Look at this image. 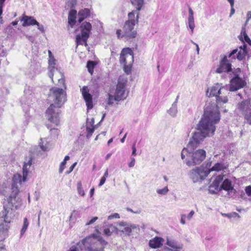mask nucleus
Segmentation results:
<instances>
[{
	"label": "nucleus",
	"mask_w": 251,
	"mask_h": 251,
	"mask_svg": "<svg viewBox=\"0 0 251 251\" xmlns=\"http://www.w3.org/2000/svg\"><path fill=\"white\" fill-rule=\"evenodd\" d=\"M220 121L219 107L215 103H210L205 108L204 113L197 125L196 131L190 139V146L200 145L204 139L213 135L215 124Z\"/></svg>",
	"instance_id": "obj_1"
},
{
	"label": "nucleus",
	"mask_w": 251,
	"mask_h": 251,
	"mask_svg": "<svg viewBox=\"0 0 251 251\" xmlns=\"http://www.w3.org/2000/svg\"><path fill=\"white\" fill-rule=\"evenodd\" d=\"M51 97L54 103L51 104L46 111V115L49 121L58 126L59 124V109L67 100L66 93L62 88L52 87L50 89Z\"/></svg>",
	"instance_id": "obj_2"
},
{
	"label": "nucleus",
	"mask_w": 251,
	"mask_h": 251,
	"mask_svg": "<svg viewBox=\"0 0 251 251\" xmlns=\"http://www.w3.org/2000/svg\"><path fill=\"white\" fill-rule=\"evenodd\" d=\"M219 171V162L212 165V162L208 161L205 162L200 167H197L191 170L188 173V176L194 183H196L204 180L210 172Z\"/></svg>",
	"instance_id": "obj_3"
},
{
	"label": "nucleus",
	"mask_w": 251,
	"mask_h": 251,
	"mask_svg": "<svg viewBox=\"0 0 251 251\" xmlns=\"http://www.w3.org/2000/svg\"><path fill=\"white\" fill-rule=\"evenodd\" d=\"M86 251H102L107 242L100 236L93 234L78 242Z\"/></svg>",
	"instance_id": "obj_4"
},
{
	"label": "nucleus",
	"mask_w": 251,
	"mask_h": 251,
	"mask_svg": "<svg viewBox=\"0 0 251 251\" xmlns=\"http://www.w3.org/2000/svg\"><path fill=\"white\" fill-rule=\"evenodd\" d=\"M81 34L76 36V43L77 45H84L87 46V41L90 37V34L92 29L91 24L87 22L82 23L80 26Z\"/></svg>",
	"instance_id": "obj_5"
},
{
	"label": "nucleus",
	"mask_w": 251,
	"mask_h": 251,
	"mask_svg": "<svg viewBox=\"0 0 251 251\" xmlns=\"http://www.w3.org/2000/svg\"><path fill=\"white\" fill-rule=\"evenodd\" d=\"M238 49H234L222 58L221 60V74L226 72L227 74L231 75V73L232 72L231 62L237 59L236 53Z\"/></svg>",
	"instance_id": "obj_6"
},
{
	"label": "nucleus",
	"mask_w": 251,
	"mask_h": 251,
	"mask_svg": "<svg viewBox=\"0 0 251 251\" xmlns=\"http://www.w3.org/2000/svg\"><path fill=\"white\" fill-rule=\"evenodd\" d=\"M139 13H137L136 21H127L125 22L123 29L124 33L122 37H124L125 41H131V40L135 38L137 35V32L133 30L136 23L138 22Z\"/></svg>",
	"instance_id": "obj_7"
},
{
	"label": "nucleus",
	"mask_w": 251,
	"mask_h": 251,
	"mask_svg": "<svg viewBox=\"0 0 251 251\" xmlns=\"http://www.w3.org/2000/svg\"><path fill=\"white\" fill-rule=\"evenodd\" d=\"M206 157V151L203 149L192 150L191 152L190 159H187L184 162L189 167L200 164Z\"/></svg>",
	"instance_id": "obj_8"
},
{
	"label": "nucleus",
	"mask_w": 251,
	"mask_h": 251,
	"mask_svg": "<svg viewBox=\"0 0 251 251\" xmlns=\"http://www.w3.org/2000/svg\"><path fill=\"white\" fill-rule=\"evenodd\" d=\"M241 71L239 68L232 70L231 75L228 74L233 78L230 80L231 85L230 87V91H235L243 88L246 84V82L241 78L239 77V74Z\"/></svg>",
	"instance_id": "obj_9"
},
{
	"label": "nucleus",
	"mask_w": 251,
	"mask_h": 251,
	"mask_svg": "<svg viewBox=\"0 0 251 251\" xmlns=\"http://www.w3.org/2000/svg\"><path fill=\"white\" fill-rule=\"evenodd\" d=\"M126 78L121 76L118 78L114 95L120 101L126 99L128 93L126 92Z\"/></svg>",
	"instance_id": "obj_10"
},
{
	"label": "nucleus",
	"mask_w": 251,
	"mask_h": 251,
	"mask_svg": "<svg viewBox=\"0 0 251 251\" xmlns=\"http://www.w3.org/2000/svg\"><path fill=\"white\" fill-rule=\"evenodd\" d=\"M19 193H14L11 191V193L8 198L7 207L12 209H17L22 205V200L18 197Z\"/></svg>",
	"instance_id": "obj_11"
},
{
	"label": "nucleus",
	"mask_w": 251,
	"mask_h": 251,
	"mask_svg": "<svg viewBox=\"0 0 251 251\" xmlns=\"http://www.w3.org/2000/svg\"><path fill=\"white\" fill-rule=\"evenodd\" d=\"M83 98L86 102L88 109H91L93 107L92 95L89 93V89L86 86H84L80 89Z\"/></svg>",
	"instance_id": "obj_12"
},
{
	"label": "nucleus",
	"mask_w": 251,
	"mask_h": 251,
	"mask_svg": "<svg viewBox=\"0 0 251 251\" xmlns=\"http://www.w3.org/2000/svg\"><path fill=\"white\" fill-rule=\"evenodd\" d=\"M220 175L213 176L210 180L209 192L210 193L216 194L220 191Z\"/></svg>",
	"instance_id": "obj_13"
},
{
	"label": "nucleus",
	"mask_w": 251,
	"mask_h": 251,
	"mask_svg": "<svg viewBox=\"0 0 251 251\" xmlns=\"http://www.w3.org/2000/svg\"><path fill=\"white\" fill-rule=\"evenodd\" d=\"M23 176L19 174H15L12 177V181L11 184V191L14 193H19V186L22 184Z\"/></svg>",
	"instance_id": "obj_14"
},
{
	"label": "nucleus",
	"mask_w": 251,
	"mask_h": 251,
	"mask_svg": "<svg viewBox=\"0 0 251 251\" xmlns=\"http://www.w3.org/2000/svg\"><path fill=\"white\" fill-rule=\"evenodd\" d=\"M133 53L130 49L127 48L123 49L120 57V62H125L126 60H130L131 62H133Z\"/></svg>",
	"instance_id": "obj_15"
},
{
	"label": "nucleus",
	"mask_w": 251,
	"mask_h": 251,
	"mask_svg": "<svg viewBox=\"0 0 251 251\" xmlns=\"http://www.w3.org/2000/svg\"><path fill=\"white\" fill-rule=\"evenodd\" d=\"M208 90L206 92V95L208 97H215L216 99V102L215 104L218 106L219 101L220 100V85L218 83L215 84V85L211 87L210 91L209 93ZM212 103H215L213 102Z\"/></svg>",
	"instance_id": "obj_16"
},
{
	"label": "nucleus",
	"mask_w": 251,
	"mask_h": 251,
	"mask_svg": "<svg viewBox=\"0 0 251 251\" xmlns=\"http://www.w3.org/2000/svg\"><path fill=\"white\" fill-rule=\"evenodd\" d=\"M3 208L4 210L2 211V215L1 216L4 218L5 223L9 224L15 216L13 212L14 209H12L9 207H6L5 206H3Z\"/></svg>",
	"instance_id": "obj_17"
},
{
	"label": "nucleus",
	"mask_w": 251,
	"mask_h": 251,
	"mask_svg": "<svg viewBox=\"0 0 251 251\" xmlns=\"http://www.w3.org/2000/svg\"><path fill=\"white\" fill-rule=\"evenodd\" d=\"M223 189L227 192L228 195L232 196L235 193V190L233 189L231 182L228 179H226L221 185V190Z\"/></svg>",
	"instance_id": "obj_18"
},
{
	"label": "nucleus",
	"mask_w": 251,
	"mask_h": 251,
	"mask_svg": "<svg viewBox=\"0 0 251 251\" xmlns=\"http://www.w3.org/2000/svg\"><path fill=\"white\" fill-rule=\"evenodd\" d=\"M238 109L241 111L243 114L247 113V111H250L251 110V104L250 102V100L248 99L244 101L239 103L238 104Z\"/></svg>",
	"instance_id": "obj_19"
},
{
	"label": "nucleus",
	"mask_w": 251,
	"mask_h": 251,
	"mask_svg": "<svg viewBox=\"0 0 251 251\" xmlns=\"http://www.w3.org/2000/svg\"><path fill=\"white\" fill-rule=\"evenodd\" d=\"M247 45L244 43L243 46H241L238 49V51L236 53L238 60L242 61L245 58L247 54Z\"/></svg>",
	"instance_id": "obj_20"
},
{
	"label": "nucleus",
	"mask_w": 251,
	"mask_h": 251,
	"mask_svg": "<svg viewBox=\"0 0 251 251\" xmlns=\"http://www.w3.org/2000/svg\"><path fill=\"white\" fill-rule=\"evenodd\" d=\"M164 239L160 237H155L149 241V246L153 249H157L160 248L162 245Z\"/></svg>",
	"instance_id": "obj_21"
},
{
	"label": "nucleus",
	"mask_w": 251,
	"mask_h": 251,
	"mask_svg": "<svg viewBox=\"0 0 251 251\" xmlns=\"http://www.w3.org/2000/svg\"><path fill=\"white\" fill-rule=\"evenodd\" d=\"M190 140L189 141V142L188 143L187 147L186 148H184L181 151V157L182 159H183V160L184 159L185 155H186L187 156L188 154H189V156L190 157L191 151H192V150H194V149H195V148H196L198 145H199V144H194L191 146H190Z\"/></svg>",
	"instance_id": "obj_22"
},
{
	"label": "nucleus",
	"mask_w": 251,
	"mask_h": 251,
	"mask_svg": "<svg viewBox=\"0 0 251 251\" xmlns=\"http://www.w3.org/2000/svg\"><path fill=\"white\" fill-rule=\"evenodd\" d=\"M32 157L31 156H30L28 160H27V162H25L24 163V165L23 168V180L24 181H25L26 180V177L28 173V170L32 164Z\"/></svg>",
	"instance_id": "obj_23"
},
{
	"label": "nucleus",
	"mask_w": 251,
	"mask_h": 251,
	"mask_svg": "<svg viewBox=\"0 0 251 251\" xmlns=\"http://www.w3.org/2000/svg\"><path fill=\"white\" fill-rule=\"evenodd\" d=\"M21 20L24 22L23 26L25 27L30 25H38V22L33 17L30 16H24L22 17Z\"/></svg>",
	"instance_id": "obj_24"
},
{
	"label": "nucleus",
	"mask_w": 251,
	"mask_h": 251,
	"mask_svg": "<svg viewBox=\"0 0 251 251\" xmlns=\"http://www.w3.org/2000/svg\"><path fill=\"white\" fill-rule=\"evenodd\" d=\"M189 15L188 18V26L191 29V34L193 33L194 29L195 27L194 23V13L191 7H189Z\"/></svg>",
	"instance_id": "obj_25"
},
{
	"label": "nucleus",
	"mask_w": 251,
	"mask_h": 251,
	"mask_svg": "<svg viewBox=\"0 0 251 251\" xmlns=\"http://www.w3.org/2000/svg\"><path fill=\"white\" fill-rule=\"evenodd\" d=\"M103 233L106 236H110L114 232H117V228L114 225L110 224L103 227Z\"/></svg>",
	"instance_id": "obj_26"
},
{
	"label": "nucleus",
	"mask_w": 251,
	"mask_h": 251,
	"mask_svg": "<svg viewBox=\"0 0 251 251\" xmlns=\"http://www.w3.org/2000/svg\"><path fill=\"white\" fill-rule=\"evenodd\" d=\"M9 226L6 224L0 225V240L2 241L7 236Z\"/></svg>",
	"instance_id": "obj_27"
},
{
	"label": "nucleus",
	"mask_w": 251,
	"mask_h": 251,
	"mask_svg": "<svg viewBox=\"0 0 251 251\" xmlns=\"http://www.w3.org/2000/svg\"><path fill=\"white\" fill-rule=\"evenodd\" d=\"M134 230H135L136 231H137V230H139V226L134 224H130L128 225L126 227H125V228L122 230L121 231L125 233L128 235H129L132 231Z\"/></svg>",
	"instance_id": "obj_28"
},
{
	"label": "nucleus",
	"mask_w": 251,
	"mask_h": 251,
	"mask_svg": "<svg viewBox=\"0 0 251 251\" xmlns=\"http://www.w3.org/2000/svg\"><path fill=\"white\" fill-rule=\"evenodd\" d=\"M166 244L174 249H181L182 248V245L178 244L176 241L170 239L169 237L167 238Z\"/></svg>",
	"instance_id": "obj_29"
},
{
	"label": "nucleus",
	"mask_w": 251,
	"mask_h": 251,
	"mask_svg": "<svg viewBox=\"0 0 251 251\" xmlns=\"http://www.w3.org/2000/svg\"><path fill=\"white\" fill-rule=\"evenodd\" d=\"M133 62L130 60H126L125 62H120L122 65H124V70L125 73L129 75L131 73V68Z\"/></svg>",
	"instance_id": "obj_30"
},
{
	"label": "nucleus",
	"mask_w": 251,
	"mask_h": 251,
	"mask_svg": "<svg viewBox=\"0 0 251 251\" xmlns=\"http://www.w3.org/2000/svg\"><path fill=\"white\" fill-rule=\"evenodd\" d=\"M132 4L136 8L137 13L141 9L144 0H130Z\"/></svg>",
	"instance_id": "obj_31"
},
{
	"label": "nucleus",
	"mask_w": 251,
	"mask_h": 251,
	"mask_svg": "<svg viewBox=\"0 0 251 251\" xmlns=\"http://www.w3.org/2000/svg\"><path fill=\"white\" fill-rule=\"evenodd\" d=\"M228 164L227 162L225 163L222 164L221 163V172L222 171L223 172H221V181L223 179L221 176L222 175L223 176H226V175L228 174L229 170H228Z\"/></svg>",
	"instance_id": "obj_32"
},
{
	"label": "nucleus",
	"mask_w": 251,
	"mask_h": 251,
	"mask_svg": "<svg viewBox=\"0 0 251 251\" xmlns=\"http://www.w3.org/2000/svg\"><path fill=\"white\" fill-rule=\"evenodd\" d=\"M177 107L175 104H172L171 108L167 110V113L172 117H176L177 113Z\"/></svg>",
	"instance_id": "obj_33"
},
{
	"label": "nucleus",
	"mask_w": 251,
	"mask_h": 251,
	"mask_svg": "<svg viewBox=\"0 0 251 251\" xmlns=\"http://www.w3.org/2000/svg\"><path fill=\"white\" fill-rule=\"evenodd\" d=\"M29 226V222L26 218L24 219V222L22 228L20 231V236H22L25 232Z\"/></svg>",
	"instance_id": "obj_34"
},
{
	"label": "nucleus",
	"mask_w": 251,
	"mask_h": 251,
	"mask_svg": "<svg viewBox=\"0 0 251 251\" xmlns=\"http://www.w3.org/2000/svg\"><path fill=\"white\" fill-rule=\"evenodd\" d=\"M90 11L88 8H84L79 11L78 16H81L83 18H86L89 16Z\"/></svg>",
	"instance_id": "obj_35"
},
{
	"label": "nucleus",
	"mask_w": 251,
	"mask_h": 251,
	"mask_svg": "<svg viewBox=\"0 0 251 251\" xmlns=\"http://www.w3.org/2000/svg\"><path fill=\"white\" fill-rule=\"evenodd\" d=\"M96 64L95 61L89 60L87 63V68L88 72L91 74L94 71V68Z\"/></svg>",
	"instance_id": "obj_36"
},
{
	"label": "nucleus",
	"mask_w": 251,
	"mask_h": 251,
	"mask_svg": "<svg viewBox=\"0 0 251 251\" xmlns=\"http://www.w3.org/2000/svg\"><path fill=\"white\" fill-rule=\"evenodd\" d=\"M94 130H95V128H94V126H89L88 125V123H86V131L87 132V135H86L87 138L89 139L91 137Z\"/></svg>",
	"instance_id": "obj_37"
},
{
	"label": "nucleus",
	"mask_w": 251,
	"mask_h": 251,
	"mask_svg": "<svg viewBox=\"0 0 251 251\" xmlns=\"http://www.w3.org/2000/svg\"><path fill=\"white\" fill-rule=\"evenodd\" d=\"M114 101H120L119 100L117 99V97L115 95L108 94V98L107 100V104L108 105H112L114 103Z\"/></svg>",
	"instance_id": "obj_38"
},
{
	"label": "nucleus",
	"mask_w": 251,
	"mask_h": 251,
	"mask_svg": "<svg viewBox=\"0 0 251 251\" xmlns=\"http://www.w3.org/2000/svg\"><path fill=\"white\" fill-rule=\"evenodd\" d=\"M84 248L81 246L78 243L75 245L72 246L68 251H82Z\"/></svg>",
	"instance_id": "obj_39"
},
{
	"label": "nucleus",
	"mask_w": 251,
	"mask_h": 251,
	"mask_svg": "<svg viewBox=\"0 0 251 251\" xmlns=\"http://www.w3.org/2000/svg\"><path fill=\"white\" fill-rule=\"evenodd\" d=\"M241 33L242 34H243L244 38V41L248 43L250 45H251V40L249 37V36H248L247 34L246 33V31H245V28H242V29L241 30Z\"/></svg>",
	"instance_id": "obj_40"
},
{
	"label": "nucleus",
	"mask_w": 251,
	"mask_h": 251,
	"mask_svg": "<svg viewBox=\"0 0 251 251\" xmlns=\"http://www.w3.org/2000/svg\"><path fill=\"white\" fill-rule=\"evenodd\" d=\"M77 190L78 193L81 195V196H84L85 195L84 191L82 187V184L80 181L78 182L77 183Z\"/></svg>",
	"instance_id": "obj_41"
},
{
	"label": "nucleus",
	"mask_w": 251,
	"mask_h": 251,
	"mask_svg": "<svg viewBox=\"0 0 251 251\" xmlns=\"http://www.w3.org/2000/svg\"><path fill=\"white\" fill-rule=\"evenodd\" d=\"M57 73L60 75L61 78H59L58 79V84L59 85L63 84V86L64 87V89H66V87L65 84V79H64V75L63 74H62L60 72H57Z\"/></svg>",
	"instance_id": "obj_42"
},
{
	"label": "nucleus",
	"mask_w": 251,
	"mask_h": 251,
	"mask_svg": "<svg viewBox=\"0 0 251 251\" xmlns=\"http://www.w3.org/2000/svg\"><path fill=\"white\" fill-rule=\"evenodd\" d=\"M168 191L169 189L167 186H166L162 189H157L156 190L157 193L161 195H165L167 194Z\"/></svg>",
	"instance_id": "obj_43"
},
{
	"label": "nucleus",
	"mask_w": 251,
	"mask_h": 251,
	"mask_svg": "<svg viewBox=\"0 0 251 251\" xmlns=\"http://www.w3.org/2000/svg\"><path fill=\"white\" fill-rule=\"evenodd\" d=\"M75 17L68 16V24L71 27H73L76 23Z\"/></svg>",
	"instance_id": "obj_44"
},
{
	"label": "nucleus",
	"mask_w": 251,
	"mask_h": 251,
	"mask_svg": "<svg viewBox=\"0 0 251 251\" xmlns=\"http://www.w3.org/2000/svg\"><path fill=\"white\" fill-rule=\"evenodd\" d=\"M223 215H225L226 216H227V217H228L229 218H231L232 217H233V218H240V215L234 212H232V213H229V214H222Z\"/></svg>",
	"instance_id": "obj_45"
},
{
	"label": "nucleus",
	"mask_w": 251,
	"mask_h": 251,
	"mask_svg": "<svg viewBox=\"0 0 251 251\" xmlns=\"http://www.w3.org/2000/svg\"><path fill=\"white\" fill-rule=\"evenodd\" d=\"M245 118L247 120V122L251 125V110L250 111H247V113L244 114Z\"/></svg>",
	"instance_id": "obj_46"
},
{
	"label": "nucleus",
	"mask_w": 251,
	"mask_h": 251,
	"mask_svg": "<svg viewBox=\"0 0 251 251\" xmlns=\"http://www.w3.org/2000/svg\"><path fill=\"white\" fill-rule=\"evenodd\" d=\"M50 134L52 136H53L54 137H57L59 131L58 128H51L50 129Z\"/></svg>",
	"instance_id": "obj_47"
},
{
	"label": "nucleus",
	"mask_w": 251,
	"mask_h": 251,
	"mask_svg": "<svg viewBox=\"0 0 251 251\" xmlns=\"http://www.w3.org/2000/svg\"><path fill=\"white\" fill-rule=\"evenodd\" d=\"M120 218V215L118 213H115L114 214H112L110 215H109L108 217H107V219L108 220H110L111 219H119Z\"/></svg>",
	"instance_id": "obj_48"
},
{
	"label": "nucleus",
	"mask_w": 251,
	"mask_h": 251,
	"mask_svg": "<svg viewBox=\"0 0 251 251\" xmlns=\"http://www.w3.org/2000/svg\"><path fill=\"white\" fill-rule=\"evenodd\" d=\"M135 12V11H132L128 13V17L129 20L128 21H136V19H134Z\"/></svg>",
	"instance_id": "obj_49"
},
{
	"label": "nucleus",
	"mask_w": 251,
	"mask_h": 251,
	"mask_svg": "<svg viewBox=\"0 0 251 251\" xmlns=\"http://www.w3.org/2000/svg\"><path fill=\"white\" fill-rule=\"evenodd\" d=\"M55 69L54 67H52V68H50V72L49 73V74H48L50 78H51L52 81H53V76L54 75L53 72H54Z\"/></svg>",
	"instance_id": "obj_50"
},
{
	"label": "nucleus",
	"mask_w": 251,
	"mask_h": 251,
	"mask_svg": "<svg viewBox=\"0 0 251 251\" xmlns=\"http://www.w3.org/2000/svg\"><path fill=\"white\" fill-rule=\"evenodd\" d=\"M66 163L65 161H62L60 165V167L59 169V172L60 173H62L64 169V166H65Z\"/></svg>",
	"instance_id": "obj_51"
},
{
	"label": "nucleus",
	"mask_w": 251,
	"mask_h": 251,
	"mask_svg": "<svg viewBox=\"0 0 251 251\" xmlns=\"http://www.w3.org/2000/svg\"><path fill=\"white\" fill-rule=\"evenodd\" d=\"M76 11L75 9H72L70 11L69 13V17H74L76 18Z\"/></svg>",
	"instance_id": "obj_52"
},
{
	"label": "nucleus",
	"mask_w": 251,
	"mask_h": 251,
	"mask_svg": "<svg viewBox=\"0 0 251 251\" xmlns=\"http://www.w3.org/2000/svg\"><path fill=\"white\" fill-rule=\"evenodd\" d=\"M98 219V218L97 217H94L89 222H88L87 223H86V226L92 225L95 222H96V221Z\"/></svg>",
	"instance_id": "obj_53"
},
{
	"label": "nucleus",
	"mask_w": 251,
	"mask_h": 251,
	"mask_svg": "<svg viewBox=\"0 0 251 251\" xmlns=\"http://www.w3.org/2000/svg\"><path fill=\"white\" fill-rule=\"evenodd\" d=\"M135 164V159L133 157L131 158V161L128 164V167L132 168L134 167Z\"/></svg>",
	"instance_id": "obj_54"
},
{
	"label": "nucleus",
	"mask_w": 251,
	"mask_h": 251,
	"mask_svg": "<svg viewBox=\"0 0 251 251\" xmlns=\"http://www.w3.org/2000/svg\"><path fill=\"white\" fill-rule=\"evenodd\" d=\"M245 191L246 194L249 196H251V186H249L246 187Z\"/></svg>",
	"instance_id": "obj_55"
},
{
	"label": "nucleus",
	"mask_w": 251,
	"mask_h": 251,
	"mask_svg": "<svg viewBox=\"0 0 251 251\" xmlns=\"http://www.w3.org/2000/svg\"><path fill=\"white\" fill-rule=\"evenodd\" d=\"M39 146L41 148V149L43 151H48V147L46 145L44 146L43 144V143L40 142L39 143Z\"/></svg>",
	"instance_id": "obj_56"
},
{
	"label": "nucleus",
	"mask_w": 251,
	"mask_h": 251,
	"mask_svg": "<svg viewBox=\"0 0 251 251\" xmlns=\"http://www.w3.org/2000/svg\"><path fill=\"white\" fill-rule=\"evenodd\" d=\"M135 144H136V142H134L132 147V155H134V156H135L136 155V148L135 147Z\"/></svg>",
	"instance_id": "obj_57"
},
{
	"label": "nucleus",
	"mask_w": 251,
	"mask_h": 251,
	"mask_svg": "<svg viewBox=\"0 0 251 251\" xmlns=\"http://www.w3.org/2000/svg\"><path fill=\"white\" fill-rule=\"evenodd\" d=\"M195 213V212L194 210H191L190 213H189V214L187 216L186 218L188 220H190L192 217L193 216L194 214Z\"/></svg>",
	"instance_id": "obj_58"
},
{
	"label": "nucleus",
	"mask_w": 251,
	"mask_h": 251,
	"mask_svg": "<svg viewBox=\"0 0 251 251\" xmlns=\"http://www.w3.org/2000/svg\"><path fill=\"white\" fill-rule=\"evenodd\" d=\"M122 30L121 29H118L116 31V34L117 35V37L118 39L124 38V37H122V36L123 35L121 34Z\"/></svg>",
	"instance_id": "obj_59"
},
{
	"label": "nucleus",
	"mask_w": 251,
	"mask_h": 251,
	"mask_svg": "<svg viewBox=\"0 0 251 251\" xmlns=\"http://www.w3.org/2000/svg\"><path fill=\"white\" fill-rule=\"evenodd\" d=\"M186 216L185 214H182L181 215V219H180V223L182 224V225H184L185 224V218H186Z\"/></svg>",
	"instance_id": "obj_60"
},
{
	"label": "nucleus",
	"mask_w": 251,
	"mask_h": 251,
	"mask_svg": "<svg viewBox=\"0 0 251 251\" xmlns=\"http://www.w3.org/2000/svg\"><path fill=\"white\" fill-rule=\"evenodd\" d=\"M106 178L105 177H102L100 180V182L99 183V186H101L102 185L104 184V183H105V180H106Z\"/></svg>",
	"instance_id": "obj_61"
},
{
	"label": "nucleus",
	"mask_w": 251,
	"mask_h": 251,
	"mask_svg": "<svg viewBox=\"0 0 251 251\" xmlns=\"http://www.w3.org/2000/svg\"><path fill=\"white\" fill-rule=\"evenodd\" d=\"M25 36L29 41H31L32 43L34 42V38L33 36H29L27 34H25Z\"/></svg>",
	"instance_id": "obj_62"
},
{
	"label": "nucleus",
	"mask_w": 251,
	"mask_h": 251,
	"mask_svg": "<svg viewBox=\"0 0 251 251\" xmlns=\"http://www.w3.org/2000/svg\"><path fill=\"white\" fill-rule=\"evenodd\" d=\"M76 164H77V163L75 162L70 167V168L69 169V171H68L67 172V174H69L73 170V169H74V168L75 166V165H76Z\"/></svg>",
	"instance_id": "obj_63"
},
{
	"label": "nucleus",
	"mask_w": 251,
	"mask_h": 251,
	"mask_svg": "<svg viewBox=\"0 0 251 251\" xmlns=\"http://www.w3.org/2000/svg\"><path fill=\"white\" fill-rule=\"evenodd\" d=\"M247 20L246 22L245 25H247L250 19H251V11H249L247 13Z\"/></svg>",
	"instance_id": "obj_64"
}]
</instances>
